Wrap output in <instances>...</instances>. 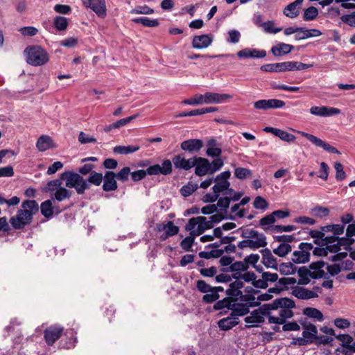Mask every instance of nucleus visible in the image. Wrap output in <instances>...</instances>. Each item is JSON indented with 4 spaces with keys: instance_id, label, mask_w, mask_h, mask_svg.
I'll use <instances>...</instances> for the list:
<instances>
[{
    "instance_id": "obj_7",
    "label": "nucleus",
    "mask_w": 355,
    "mask_h": 355,
    "mask_svg": "<svg viewBox=\"0 0 355 355\" xmlns=\"http://www.w3.org/2000/svg\"><path fill=\"white\" fill-rule=\"evenodd\" d=\"M26 62L33 66H41L49 60L47 52L40 46H28L24 50Z\"/></svg>"
},
{
    "instance_id": "obj_18",
    "label": "nucleus",
    "mask_w": 355,
    "mask_h": 355,
    "mask_svg": "<svg viewBox=\"0 0 355 355\" xmlns=\"http://www.w3.org/2000/svg\"><path fill=\"white\" fill-rule=\"evenodd\" d=\"M204 97L205 104H220L231 99L232 98V96L228 94L206 92L204 94Z\"/></svg>"
},
{
    "instance_id": "obj_37",
    "label": "nucleus",
    "mask_w": 355,
    "mask_h": 355,
    "mask_svg": "<svg viewBox=\"0 0 355 355\" xmlns=\"http://www.w3.org/2000/svg\"><path fill=\"white\" fill-rule=\"evenodd\" d=\"M336 338L341 342V345L345 348L343 354L348 355V350L352 344L353 338L349 334H339L336 336Z\"/></svg>"
},
{
    "instance_id": "obj_13",
    "label": "nucleus",
    "mask_w": 355,
    "mask_h": 355,
    "mask_svg": "<svg viewBox=\"0 0 355 355\" xmlns=\"http://www.w3.org/2000/svg\"><path fill=\"white\" fill-rule=\"evenodd\" d=\"M298 132L302 137L306 138L309 141H310L315 146L322 148L325 151L331 153L340 154V151L338 150L335 147L331 146L328 143H326L325 141H322L321 139H320L311 134L306 133L305 132L299 131Z\"/></svg>"
},
{
    "instance_id": "obj_53",
    "label": "nucleus",
    "mask_w": 355,
    "mask_h": 355,
    "mask_svg": "<svg viewBox=\"0 0 355 355\" xmlns=\"http://www.w3.org/2000/svg\"><path fill=\"white\" fill-rule=\"evenodd\" d=\"M232 299L230 297H226L223 299L222 300H218L214 305V309L215 310H221L224 309H227V310H230Z\"/></svg>"
},
{
    "instance_id": "obj_11",
    "label": "nucleus",
    "mask_w": 355,
    "mask_h": 355,
    "mask_svg": "<svg viewBox=\"0 0 355 355\" xmlns=\"http://www.w3.org/2000/svg\"><path fill=\"white\" fill-rule=\"evenodd\" d=\"M146 171V175H157L159 174L167 175L172 173L173 166L172 162L169 159L163 161L162 166L159 164H154L149 166Z\"/></svg>"
},
{
    "instance_id": "obj_47",
    "label": "nucleus",
    "mask_w": 355,
    "mask_h": 355,
    "mask_svg": "<svg viewBox=\"0 0 355 355\" xmlns=\"http://www.w3.org/2000/svg\"><path fill=\"white\" fill-rule=\"evenodd\" d=\"M71 196V191L64 187H59L54 193V198L58 201L69 198Z\"/></svg>"
},
{
    "instance_id": "obj_55",
    "label": "nucleus",
    "mask_w": 355,
    "mask_h": 355,
    "mask_svg": "<svg viewBox=\"0 0 355 355\" xmlns=\"http://www.w3.org/2000/svg\"><path fill=\"white\" fill-rule=\"evenodd\" d=\"M196 236H187L185 239H184L181 243L180 246L181 248L186 252H189L191 250L192 245L194 242V238Z\"/></svg>"
},
{
    "instance_id": "obj_10",
    "label": "nucleus",
    "mask_w": 355,
    "mask_h": 355,
    "mask_svg": "<svg viewBox=\"0 0 355 355\" xmlns=\"http://www.w3.org/2000/svg\"><path fill=\"white\" fill-rule=\"evenodd\" d=\"M231 175L230 171H227L220 173L214 179L216 182L215 185L212 187L213 191L218 193L219 195L220 193L225 191V194L232 196L234 190L230 188V183L228 181Z\"/></svg>"
},
{
    "instance_id": "obj_33",
    "label": "nucleus",
    "mask_w": 355,
    "mask_h": 355,
    "mask_svg": "<svg viewBox=\"0 0 355 355\" xmlns=\"http://www.w3.org/2000/svg\"><path fill=\"white\" fill-rule=\"evenodd\" d=\"M36 147L39 151L44 152L55 147L52 139L48 135L40 136L36 143Z\"/></svg>"
},
{
    "instance_id": "obj_46",
    "label": "nucleus",
    "mask_w": 355,
    "mask_h": 355,
    "mask_svg": "<svg viewBox=\"0 0 355 355\" xmlns=\"http://www.w3.org/2000/svg\"><path fill=\"white\" fill-rule=\"evenodd\" d=\"M318 15V10L313 6H310L304 10L303 19L304 21L314 20Z\"/></svg>"
},
{
    "instance_id": "obj_26",
    "label": "nucleus",
    "mask_w": 355,
    "mask_h": 355,
    "mask_svg": "<svg viewBox=\"0 0 355 355\" xmlns=\"http://www.w3.org/2000/svg\"><path fill=\"white\" fill-rule=\"evenodd\" d=\"M263 131L266 132L271 133L284 141L293 142L295 140V137L293 135L276 128L266 127L263 128Z\"/></svg>"
},
{
    "instance_id": "obj_4",
    "label": "nucleus",
    "mask_w": 355,
    "mask_h": 355,
    "mask_svg": "<svg viewBox=\"0 0 355 355\" xmlns=\"http://www.w3.org/2000/svg\"><path fill=\"white\" fill-rule=\"evenodd\" d=\"M39 210L38 204L34 200H25L21 204V209L17 214L12 217L10 223L13 228L20 230L31 223L33 216Z\"/></svg>"
},
{
    "instance_id": "obj_15",
    "label": "nucleus",
    "mask_w": 355,
    "mask_h": 355,
    "mask_svg": "<svg viewBox=\"0 0 355 355\" xmlns=\"http://www.w3.org/2000/svg\"><path fill=\"white\" fill-rule=\"evenodd\" d=\"M195 174L198 176H205L206 175H211L209 161L203 157H194Z\"/></svg>"
},
{
    "instance_id": "obj_40",
    "label": "nucleus",
    "mask_w": 355,
    "mask_h": 355,
    "mask_svg": "<svg viewBox=\"0 0 355 355\" xmlns=\"http://www.w3.org/2000/svg\"><path fill=\"white\" fill-rule=\"evenodd\" d=\"M53 209L51 200H45L41 204V213L46 218L52 217Z\"/></svg>"
},
{
    "instance_id": "obj_16",
    "label": "nucleus",
    "mask_w": 355,
    "mask_h": 355,
    "mask_svg": "<svg viewBox=\"0 0 355 355\" xmlns=\"http://www.w3.org/2000/svg\"><path fill=\"white\" fill-rule=\"evenodd\" d=\"M63 331V327L59 325L49 327L44 331V339L49 345H53L58 340Z\"/></svg>"
},
{
    "instance_id": "obj_22",
    "label": "nucleus",
    "mask_w": 355,
    "mask_h": 355,
    "mask_svg": "<svg viewBox=\"0 0 355 355\" xmlns=\"http://www.w3.org/2000/svg\"><path fill=\"white\" fill-rule=\"evenodd\" d=\"M194 157L185 159L182 155H175L173 158V163L176 168L178 169H184L185 171H189L191 168L194 167Z\"/></svg>"
},
{
    "instance_id": "obj_57",
    "label": "nucleus",
    "mask_w": 355,
    "mask_h": 355,
    "mask_svg": "<svg viewBox=\"0 0 355 355\" xmlns=\"http://www.w3.org/2000/svg\"><path fill=\"white\" fill-rule=\"evenodd\" d=\"M130 175V168L128 166L123 167L117 173H115L116 179L121 182L127 181Z\"/></svg>"
},
{
    "instance_id": "obj_17",
    "label": "nucleus",
    "mask_w": 355,
    "mask_h": 355,
    "mask_svg": "<svg viewBox=\"0 0 355 355\" xmlns=\"http://www.w3.org/2000/svg\"><path fill=\"white\" fill-rule=\"evenodd\" d=\"M85 7L90 8L98 17L105 18L107 16L105 0H90Z\"/></svg>"
},
{
    "instance_id": "obj_59",
    "label": "nucleus",
    "mask_w": 355,
    "mask_h": 355,
    "mask_svg": "<svg viewBox=\"0 0 355 355\" xmlns=\"http://www.w3.org/2000/svg\"><path fill=\"white\" fill-rule=\"evenodd\" d=\"M53 10L57 13L61 15H68L71 13L72 8L69 5L56 4L54 6Z\"/></svg>"
},
{
    "instance_id": "obj_23",
    "label": "nucleus",
    "mask_w": 355,
    "mask_h": 355,
    "mask_svg": "<svg viewBox=\"0 0 355 355\" xmlns=\"http://www.w3.org/2000/svg\"><path fill=\"white\" fill-rule=\"evenodd\" d=\"M203 146V142L201 139H191L182 141L180 148L182 150L190 153L198 152Z\"/></svg>"
},
{
    "instance_id": "obj_1",
    "label": "nucleus",
    "mask_w": 355,
    "mask_h": 355,
    "mask_svg": "<svg viewBox=\"0 0 355 355\" xmlns=\"http://www.w3.org/2000/svg\"><path fill=\"white\" fill-rule=\"evenodd\" d=\"M295 307L294 302L288 298H278L271 303L264 304L251 312L244 318L247 328L258 327L268 318L270 324H284L287 319L293 316L291 309Z\"/></svg>"
},
{
    "instance_id": "obj_36",
    "label": "nucleus",
    "mask_w": 355,
    "mask_h": 355,
    "mask_svg": "<svg viewBox=\"0 0 355 355\" xmlns=\"http://www.w3.org/2000/svg\"><path fill=\"white\" fill-rule=\"evenodd\" d=\"M300 277L298 284L301 285H306L310 282L312 278L310 270L306 267H301L297 270Z\"/></svg>"
},
{
    "instance_id": "obj_27",
    "label": "nucleus",
    "mask_w": 355,
    "mask_h": 355,
    "mask_svg": "<svg viewBox=\"0 0 355 355\" xmlns=\"http://www.w3.org/2000/svg\"><path fill=\"white\" fill-rule=\"evenodd\" d=\"M297 34L295 35L296 40H302L311 37H319L322 35V32L316 28L307 29L303 27H299Z\"/></svg>"
},
{
    "instance_id": "obj_6",
    "label": "nucleus",
    "mask_w": 355,
    "mask_h": 355,
    "mask_svg": "<svg viewBox=\"0 0 355 355\" xmlns=\"http://www.w3.org/2000/svg\"><path fill=\"white\" fill-rule=\"evenodd\" d=\"M313 66V64H304L297 61H287L263 64L260 69L261 71L266 72H284L295 70L302 71Z\"/></svg>"
},
{
    "instance_id": "obj_31",
    "label": "nucleus",
    "mask_w": 355,
    "mask_h": 355,
    "mask_svg": "<svg viewBox=\"0 0 355 355\" xmlns=\"http://www.w3.org/2000/svg\"><path fill=\"white\" fill-rule=\"evenodd\" d=\"M262 254V263L267 268L277 270L278 266L275 257L272 255L270 250L265 248L261 251Z\"/></svg>"
},
{
    "instance_id": "obj_64",
    "label": "nucleus",
    "mask_w": 355,
    "mask_h": 355,
    "mask_svg": "<svg viewBox=\"0 0 355 355\" xmlns=\"http://www.w3.org/2000/svg\"><path fill=\"white\" fill-rule=\"evenodd\" d=\"M334 324L336 327L341 329H347L351 324L349 320L341 318H336L334 321Z\"/></svg>"
},
{
    "instance_id": "obj_20",
    "label": "nucleus",
    "mask_w": 355,
    "mask_h": 355,
    "mask_svg": "<svg viewBox=\"0 0 355 355\" xmlns=\"http://www.w3.org/2000/svg\"><path fill=\"white\" fill-rule=\"evenodd\" d=\"M248 269V266L246 262L235 261L227 268H223L221 270L223 272H233L232 277L234 279L239 278L242 272H245Z\"/></svg>"
},
{
    "instance_id": "obj_9",
    "label": "nucleus",
    "mask_w": 355,
    "mask_h": 355,
    "mask_svg": "<svg viewBox=\"0 0 355 355\" xmlns=\"http://www.w3.org/2000/svg\"><path fill=\"white\" fill-rule=\"evenodd\" d=\"M212 227L211 221L207 220L205 216L193 217L189 219L186 225V230L190 232L192 236H199L205 230Z\"/></svg>"
},
{
    "instance_id": "obj_29",
    "label": "nucleus",
    "mask_w": 355,
    "mask_h": 355,
    "mask_svg": "<svg viewBox=\"0 0 355 355\" xmlns=\"http://www.w3.org/2000/svg\"><path fill=\"white\" fill-rule=\"evenodd\" d=\"M324 266V262L321 261L313 262L309 265V269L310 270L312 279L322 278L326 275V272L323 269Z\"/></svg>"
},
{
    "instance_id": "obj_44",
    "label": "nucleus",
    "mask_w": 355,
    "mask_h": 355,
    "mask_svg": "<svg viewBox=\"0 0 355 355\" xmlns=\"http://www.w3.org/2000/svg\"><path fill=\"white\" fill-rule=\"evenodd\" d=\"M291 250L292 248L290 244L281 243L277 248L273 250V252L280 257H284L287 255Z\"/></svg>"
},
{
    "instance_id": "obj_24",
    "label": "nucleus",
    "mask_w": 355,
    "mask_h": 355,
    "mask_svg": "<svg viewBox=\"0 0 355 355\" xmlns=\"http://www.w3.org/2000/svg\"><path fill=\"white\" fill-rule=\"evenodd\" d=\"M302 245L306 247V249L311 250L312 248V245L308 243H301L300 248L302 250L295 251L292 254V261L296 263H302L309 261L310 254L304 250V248H302Z\"/></svg>"
},
{
    "instance_id": "obj_51",
    "label": "nucleus",
    "mask_w": 355,
    "mask_h": 355,
    "mask_svg": "<svg viewBox=\"0 0 355 355\" xmlns=\"http://www.w3.org/2000/svg\"><path fill=\"white\" fill-rule=\"evenodd\" d=\"M310 213L315 217L324 218L329 214V210L327 207L316 206L311 209Z\"/></svg>"
},
{
    "instance_id": "obj_14",
    "label": "nucleus",
    "mask_w": 355,
    "mask_h": 355,
    "mask_svg": "<svg viewBox=\"0 0 355 355\" xmlns=\"http://www.w3.org/2000/svg\"><path fill=\"white\" fill-rule=\"evenodd\" d=\"M285 102L279 99H262L255 101L253 103L254 107L257 110H267L269 109L282 108L285 105Z\"/></svg>"
},
{
    "instance_id": "obj_28",
    "label": "nucleus",
    "mask_w": 355,
    "mask_h": 355,
    "mask_svg": "<svg viewBox=\"0 0 355 355\" xmlns=\"http://www.w3.org/2000/svg\"><path fill=\"white\" fill-rule=\"evenodd\" d=\"M294 49L291 44L279 42L271 48V53L275 57H280L290 53Z\"/></svg>"
},
{
    "instance_id": "obj_52",
    "label": "nucleus",
    "mask_w": 355,
    "mask_h": 355,
    "mask_svg": "<svg viewBox=\"0 0 355 355\" xmlns=\"http://www.w3.org/2000/svg\"><path fill=\"white\" fill-rule=\"evenodd\" d=\"M130 12L135 15H152L154 13V10L149 6L144 5L137 6V8L131 10Z\"/></svg>"
},
{
    "instance_id": "obj_21",
    "label": "nucleus",
    "mask_w": 355,
    "mask_h": 355,
    "mask_svg": "<svg viewBox=\"0 0 355 355\" xmlns=\"http://www.w3.org/2000/svg\"><path fill=\"white\" fill-rule=\"evenodd\" d=\"M115 173L113 171H106L103 176V191H113L117 189L118 184L116 180Z\"/></svg>"
},
{
    "instance_id": "obj_19",
    "label": "nucleus",
    "mask_w": 355,
    "mask_h": 355,
    "mask_svg": "<svg viewBox=\"0 0 355 355\" xmlns=\"http://www.w3.org/2000/svg\"><path fill=\"white\" fill-rule=\"evenodd\" d=\"M213 40L214 36L211 34L196 35L192 40V46L197 49H205L211 44Z\"/></svg>"
},
{
    "instance_id": "obj_34",
    "label": "nucleus",
    "mask_w": 355,
    "mask_h": 355,
    "mask_svg": "<svg viewBox=\"0 0 355 355\" xmlns=\"http://www.w3.org/2000/svg\"><path fill=\"white\" fill-rule=\"evenodd\" d=\"M239 323V318L231 313L230 316L223 318L218 321V327L222 330H229Z\"/></svg>"
},
{
    "instance_id": "obj_39",
    "label": "nucleus",
    "mask_w": 355,
    "mask_h": 355,
    "mask_svg": "<svg viewBox=\"0 0 355 355\" xmlns=\"http://www.w3.org/2000/svg\"><path fill=\"white\" fill-rule=\"evenodd\" d=\"M132 21L135 24H141L146 27H157L159 25V21L157 19H150L146 17L135 18Z\"/></svg>"
},
{
    "instance_id": "obj_50",
    "label": "nucleus",
    "mask_w": 355,
    "mask_h": 355,
    "mask_svg": "<svg viewBox=\"0 0 355 355\" xmlns=\"http://www.w3.org/2000/svg\"><path fill=\"white\" fill-rule=\"evenodd\" d=\"M262 29L264 31V32L272 34H276L282 30V28L280 27H275V22L274 21L271 20L265 21L262 24Z\"/></svg>"
},
{
    "instance_id": "obj_5",
    "label": "nucleus",
    "mask_w": 355,
    "mask_h": 355,
    "mask_svg": "<svg viewBox=\"0 0 355 355\" xmlns=\"http://www.w3.org/2000/svg\"><path fill=\"white\" fill-rule=\"evenodd\" d=\"M241 236L245 239L239 242L237 245L238 248L241 250L245 248L257 250L265 248L268 244L266 235L253 229L243 230Z\"/></svg>"
},
{
    "instance_id": "obj_30",
    "label": "nucleus",
    "mask_w": 355,
    "mask_h": 355,
    "mask_svg": "<svg viewBox=\"0 0 355 355\" xmlns=\"http://www.w3.org/2000/svg\"><path fill=\"white\" fill-rule=\"evenodd\" d=\"M302 325L304 329L302 331V336L309 340V343H313V340L317 338V327L314 324L309 322H304L302 324Z\"/></svg>"
},
{
    "instance_id": "obj_8",
    "label": "nucleus",
    "mask_w": 355,
    "mask_h": 355,
    "mask_svg": "<svg viewBox=\"0 0 355 355\" xmlns=\"http://www.w3.org/2000/svg\"><path fill=\"white\" fill-rule=\"evenodd\" d=\"M324 242L326 245V250L335 253V254L329 257L330 260L332 261H337L347 257V252L346 251L339 252L341 250L340 246L343 245V239H339V237L337 236H326Z\"/></svg>"
},
{
    "instance_id": "obj_35",
    "label": "nucleus",
    "mask_w": 355,
    "mask_h": 355,
    "mask_svg": "<svg viewBox=\"0 0 355 355\" xmlns=\"http://www.w3.org/2000/svg\"><path fill=\"white\" fill-rule=\"evenodd\" d=\"M140 149V146L138 145H130V146H116L113 148V152L116 154L119 155H128L133 153Z\"/></svg>"
},
{
    "instance_id": "obj_2",
    "label": "nucleus",
    "mask_w": 355,
    "mask_h": 355,
    "mask_svg": "<svg viewBox=\"0 0 355 355\" xmlns=\"http://www.w3.org/2000/svg\"><path fill=\"white\" fill-rule=\"evenodd\" d=\"M61 178L65 180V185L68 188H74L78 194H83L85 190L89 189L91 184L100 186L103 182V175L94 171L87 179L73 171H66L62 173Z\"/></svg>"
},
{
    "instance_id": "obj_12",
    "label": "nucleus",
    "mask_w": 355,
    "mask_h": 355,
    "mask_svg": "<svg viewBox=\"0 0 355 355\" xmlns=\"http://www.w3.org/2000/svg\"><path fill=\"white\" fill-rule=\"evenodd\" d=\"M320 293H321V288L318 286H315L312 290L304 287L296 286L292 290L293 295L300 300L316 298Z\"/></svg>"
},
{
    "instance_id": "obj_25",
    "label": "nucleus",
    "mask_w": 355,
    "mask_h": 355,
    "mask_svg": "<svg viewBox=\"0 0 355 355\" xmlns=\"http://www.w3.org/2000/svg\"><path fill=\"white\" fill-rule=\"evenodd\" d=\"M304 0H295L287 5L283 10V14L289 18L293 19L300 15V10Z\"/></svg>"
},
{
    "instance_id": "obj_63",
    "label": "nucleus",
    "mask_w": 355,
    "mask_h": 355,
    "mask_svg": "<svg viewBox=\"0 0 355 355\" xmlns=\"http://www.w3.org/2000/svg\"><path fill=\"white\" fill-rule=\"evenodd\" d=\"M201 275L205 277H212L216 275L218 270L217 268L215 266H211L210 268H203L200 269L199 270Z\"/></svg>"
},
{
    "instance_id": "obj_62",
    "label": "nucleus",
    "mask_w": 355,
    "mask_h": 355,
    "mask_svg": "<svg viewBox=\"0 0 355 355\" xmlns=\"http://www.w3.org/2000/svg\"><path fill=\"white\" fill-rule=\"evenodd\" d=\"M334 168L336 170V179L337 180H343L345 178L346 174L343 170V166L340 162H336L334 164Z\"/></svg>"
},
{
    "instance_id": "obj_42",
    "label": "nucleus",
    "mask_w": 355,
    "mask_h": 355,
    "mask_svg": "<svg viewBox=\"0 0 355 355\" xmlns=\"http://www.w3.org/2000/svg\"><path fill=\"white\" fill-rule=\"evenodd\" d=\"M198 185L193 182H189L186 185H184L180 189V193L184 197H188L191 196L194 191L197 190Z\"/></svg>"
},
{
    "instance_id": "obj_41",
    "label": "nucleus",
    "mask_w": 355,
    "mask_h": 355,
    "mask_svg": "<svg viewBox=\"0 0 355 355\" xmlns=\"http://www.w3.org/2000/svg\"><path fill=\"white\" fill-rule=\"evenodd\" d=\"M166 232L161 236L162 240H166L170 236L176 235L179 232V227L173 224L172 221L166 223Z\"/></svg>"
},
{
    "instance_id": "obj_49",
    "label": "nucleus",
    "mask_w": 355,
    "mask_h": 355,
    "mask_svg": "<svg viewBox=\"0 0 355 355\" xmlns=\"http://www.w3.org/2000/svg\"><path fill=\"white\" fill-rule=\"evenodd\" d=\"M215 141L210 140L208 142V148L207 149V155L209 157H219L221 155L222 150L220 148L214 147Z\"/></svg>"
},
{
    "instance_id": "obj_3",
    "label": "nucleus",
    "mask_w": 355,
    "mask_h": 355,
    "mask_svg": "<svg viewBox=\"0 0 355 355\" xmlns=\"http://www.w3.org/2000/svg\"><path fill=\"white\" fill-rule=\"evenodd\" d=\"M245 291L248 293L232 299L231 313L237 318L248 314L250 308L259 306V302L255 297V294H258L259 291L251 287H247Z\"/></svg>"
},
{
    "instance_id": "obj_56",
    "label": "nucleus",
    "mask_w": 355,
    "mask_h": 355,
    "mask_svg": "<svg viewBox=\"0 0 355 355\" xmlns=\"http://www.w3.org/2000/svg\"><path fill=\"white\" fill-rule=\"evenodd\" d=\"M211 291H209V293H205V295L202 297V301L205 303L210 304L216 300H217L219 298L218 293H216L215 289L211 290Z\"/></svg>"
},
{
    "instance_id": "obj_60",
    "label": "nucleus",
    "mask_w": 355,
    "mask_h": 355,
    "mask_svg": "<svg viewBox=\"0 0 355 355\" xmlns=\"http://www.w3.org/2000/svg\"><path fill=\"white\" fill-rule=\"evenodd\" d=\"M253 205L255 209L265 210L267 209L268 204L263 198L257 196L254 200Z\"/></svg>"
},
{
    "instance_id": "obj_61",
    "label": "nucleus",
    "mask_w": 355,
    "mask_h": 355,
    "mask_svg": "<svg viewBox=\"0 0 355 355\" xmlns=\"http://www.w3.org/2000/svg\"><path fill=\"white\" fill-rule=\"evenodd\" d=\"M241 38L239 31L236 30H231L228 32V37L227 42L231 44L238 43Z\"/></svg>"
},
{
    "instance_id": "obj_32",
    "label": "nucleus",
    "mask_w": 355,
    "mask_h": 355,
    "mask_svg": "<svg viewBox=\"0 0 355 355\" xmlns=\"http://www.w3.org/2000/svg\"><path fill=\"white\" fill-rule=\"evenodd\" d=\"M234 282H232L229 285V288L226 291V293L230 297H239L242 294L241 288L243 287V283L242 281L235 279Z\"/></svg>"
},
{
    "instance_id": "obj_48",
    "label": "nucleus",
    "mask_w": 355,
    "mask_h": 355,
    "mask_svg": "<svg viewBox=\"0 0 355 355\" xmlns=\"http://www.w3.org/2000/svg\"><path fill=\"white\" fill-rule=\"evenodd\" d=\"M278 270L281 274L284 275L294 274L296 271V268L291 262L282 263L279 265Z\"/></svg>"
},
{
    "instance_id": "obj_45",
    "label": "nucleus",
    "mask_w": 355,
    "mask_h": 355,
    "mask_svg": "<svg viewBox=\"0 0 355 355\" xmlns=\"http://www.w3.org/2000/svg\"><path fill=\"white\" fill-rule=\"evenodd\" d=\"M184 105H198L205 103L204 95L200 94H196L193 97L185 99L182 102Z\"/></svg>"
},
{
    "instance_id": "obj_38",
    "label": "nucleus",
    "mask_w": 355,
    "mask_h": 355,
    "mask_svg": "<svg viewBox=\"0 0 355 355\" xmlns=\"http://www.w3.org/2000/svg\"><path fill=\"white\" fill-rule=\"evenodd\" d=\"M53 26L58 31H65L69 26V19L62 16L54 17Z\"/></svg>"
},
{
    "instance_id": "obj_58",
    "label": "nucleus",
    "mask_w": 355,
    "mask_h": 355,
    "mask_svg": "<svg viewBox=\"0 0 355 355\" xmlns=\"http://www.w3.org/2000/svg\"><path fill=\"white\" fill-rule=\"evenodd\" d=\"M275 221L276 219L273 217L272 214H270L262 218L259 220V224L263 227V230H266L268 229L267 226L275 223Z\"/></svg>"
},
{
    "instance_id": "obj_43",
    "label": "nucleus",
    "mask_w": 355,
    "mask_h": 355,
    "mask_svg": "<svg viewBox=\"0 0 355 355\" xmlns=\"http://www.w3.org/2000/svg\"><path fill=\"white\" fill-rule=\"evenodd\" d=\"M303 312L306 316L315 318L318 321H322L323 320V315L322 312L317 309L309 307L304 309Z\"/></svg>"
},
{
    "instance_id": "obj_54",
    "label": "nucleus",
    "mask_w": 355,
    "mask_h": 355,
    "mask_svg": "<svg viewBox=\"0 0 355 355\" xmlns=\"http://www.w3.org/2000/svg\"><path fill=\"white\" fill-rule=\"evenodd\" d=\"M252 171L250 169L243 167H238L234 170V175L236 178L243 180L251 176Z\"/></svg>"
}]
</instances>
